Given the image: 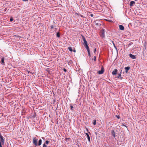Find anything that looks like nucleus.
I'll list each match as a JSON object with an SVG mask.
<instances>
[{"label": "nucleus", "instance_id": "nucleus-36", "mask_svg": "<svg viewBox=\"0 0 147 147\" xmlns=\"http://www.w3.org/2000/svg\"><path fill=\"white\" fill-rule=\"evenodd\" d=\"M135 1H137L138 0H135Z\"/></svg>", "mask_w": 147, "mask_h": 147}, {"label": "nucleus", "instance_id": "nucleus-4", "mask_svg": "<svg viewBox=\"0 0 147 147\" xmlns=\"http://www.w3.org/2000/svg\"><path fill=\"white\" fill-rule=\"evenodd\" d=\"M100 36L102 37H105V30L104 29H102L101 30L100 32Z\"/></svg>", "mask_w": 147, "mask_h": 147}, {"label": "nucleus", "instance_id": "nucleus-9", "mask_svg": "<svg viewBox=\"0 0 147 147\" xmlns=\"http://www.w3.org/2000/svg\"><path fill=\"white\" fill-rule=\"evenodd\" d=\"M119 27V29L121 30H123L124 29V28L123 25H120Z\"/></svg>", "mask_w": 147, "mask_h": 147}, {"label": "nucleus", "instance_id": "nucleus-21", "mask_svg": "<svg viewBox=\"0 0 147 147\" xmlns=\"http://www.w3.org/2000/svg\"><path fill=\"white\" fill-rule=\"evenodd\" d=\"M55 27V26H54L53 25H51L50 26V29H52L53 28H54Z\"/></svg>", "mask_w": 147, "mask_h": 147}, {"label": "nucleus", "instance_id": "nucleus-11", "mask_svg": "<svg viewBox=\"0 0 147 147\" xmlns=\"http://www.w3.org/2000/svg\"><path fill=\"white\" fill-rule=\"evenodd\" d=\"M135 3V2L134 1H132L130 2L129 3V5L130 6H132L133 4Z\"/></svg>", "mask_w": 147, "mask_h": 147}, {"label": "nucleus", "instance_id": "nucleus-31", "mask_svg": "<svg viewBox=\"0 0 147 147\" xmlns=\"http://www.w3.org/2000/svg\"><path fill=\"white\" fill-rule=\"evenodd\" d=\"M90 16L91 17H93V15L92 14H91V13L90 14Z\"/></svg>", "mask_w": 147, "mask_h": 147}, {"label": "nucleus", "instance_id": "nucleus-18", "mask_svg": "<svg viewBox=\"0 0 147 147\" xmlns=\"http://www.w3.org/2000/svg\"><path fill=\"white\" fill-rule=\"evenodd\" d=\"M57 37H58V38L60 36V33L58 32L57 33Z\"/></svg>", "mask_w": 147, "mask_h": 147}, {"label": "nucleus", "instance_id": "nucleus-30", "mask_svg": "<svg viewBox=\"0 0 147 147\" xmlns=\"http://www.w3.org/2000/svg\"><path fill=\"white\" fill-rule=\"evenodd\" d=\"M96 51V48L94 49V53H95Z\"/></svg>", "mask_w": 147, "mask_h": 147}, {"label": "nucleus", "instance_id": "nucleus-34", "mask_svg": "<svg viewBox=\"0 0 147 147\" xmlns=\"http://www.w3.org/2000/svg\"><path fill=\"white\" fill-rule=\"evenodd\" d=\"M73 51L74 52H76V51L75 50H74Z\"/></svg>", "mask_w": 147, "mask_h": 147}, {"label": "nucleus", "instance_id": "nucleus-17", "mask_svg": "<svg viewBox=\"0 0 147 147\" xmlns=\"http://www.w3.org/2000/svg\"><path fill=\"white\" fill-rule=\"evenodd\" d=\"M69 50V51L71 52L72 51V48L71 47H69L67 48Z\"/></svg>", "mask_w": 147, "mask_h": 147}, {"label": "nucleus", "instance_id": "nucleus-33", "mask_svg": "<svg viewBox=\"0 0 147 147\" xmlns=\"http://www.w3.org/2000/svg\"><path fill=\"white\" fill-rule=\"evenodd\" d=\"M106 20L108 21H109V22H112L111 20Z\"/></svg>", "mask_w": 147, "mask_h": 147}, {"label": "nucleus", "instance_id": "nucleus-19", "mask_svg": "<svg viewBox=\"0 0 147 147\" xmlns=\"http://www.w3.org/2000/svg\"><path fill=\"white\" fill-rule=\"evenodd\" d=\"M70 108L71 110H73V106L71 105V104L70 105Z\"/></svg>", "mask_w": 147, "mask_h": 147}, {"label": "nucleus", "instance_id": "nucleus-14", "mask_svg": "<svg viewBox=\"0 0 147 147\" xmlns=\"http://www.w3.org/2000/svg\"><path fill=\"white\" fill-rule=\"evenodd\" d=\"M42 141V140L41 139H40L38 141V145L40 146L41 144Z\"/></svg>", "mask_w": 147, "mask_h": 147}, {"label": "nucleus", "instance_id": "nucleus-1", "mask_svg": "<svg viewBox=\"0 0 147 147\" xmlns=\"http://www.w3.org/2000/svg\"><path fill=\"white\" fill-rule=\"evenodd\" d=\"M82 38H83V41L85 44V48L87 49V51H89L90 50L88 46L87 42L85 38L83 36Z\"/></svg>", "mask_w": 147, "mask_h": 147}, {"label": "nucleus", "instance_id": "nucleus-8", "mask_svg": "<svg viewBox=\"0 0 147 147\" xmlns=\"http://www.w3.org/2000/svg\"><path fill=\"white\" fill-rule=\"evenodd\" d=\"M129 56L132 59H135L136 58V57L135 56L131 54H129Z\"/></svg>", "mask_w": 147, "mask_h": 147}, {"label": "nucleus", "instance_id": "nucleus-10", "mask_svg": "<svg viewBox=\"0 0 147 147\" xmlns=\"http://www.w3.org/2000/svg\"><path fill=\"white\" fill-rule=\"evenodd\" d=\"M130 67H125V72L127 73L128 71L130 69Z\"/></svg>", "mask_w": 147, "mask_h": 147}, {"label": "nucleus", "instance_id": "nucleus-6", "mask_svg": "<svg viewBox=\"0 0 147 147\" xmlns=\"http://www.w3.org/2000/svg\"><path fill=\"white\" fill-rule=\"evenodd\" d=\"M104 70L103 67H102L100 70L98 71V73L99 74H102L104 72Z\"/></svg>", "mask_w": 147, "mask_h": 147}, {"label": "nucleus", "instance_id": "nucleus-35", "mask_svg": "<svg viewBox=\"0 0 147 147\" xmlns=\"http://www.w3.org/2000/svg\"><path fill=\"white\" fill-rule=\"evenodd\" d=\"M0 147H2V145H0Z\"/></svg>", "mask_w": 147, "mask_h": 147}, {"label": "nucleus", "instance_id": "nucleus-29", "mask_svg": "<svg viewBox=\"0 0 147 147\" xmlns=\"http://www.w3.org/2000/svg\"><path fill=\"white\" fill-rule=\"evenodd\" d=\"M63 70L65 72H66L67 71V70H66V69L65 68H64V69H63Z\"/></svg>", "mask_w": 147, "mask_h": 147}, {"label": "nucleus", "instance_id": "nucleus-27", "mask_svg": "<svg viewBox=\"0 0 147 147\" xmlns=\"http://www.w3.org/2000/svg\"><path fill=\"white\" fill-rule=\"evenodd\" d=\"M13 20V19L12 18H11L10 19V20L11 21H12Z\"/></svg>", "mask_w": 147, "mask_h": 147}, {"label": "nucleus", "instance_id": "nucleus-16", "mask_svg": "<svg viewBox=\"0 0 147 147\" xmlns=\"http://www.w3.org/2000/svg\"><path fill=\"white\" fill-rule=\"evenodd\" d=\"M4 59L3 58H2L1 59V61L2 64H3L4 63Z\"/></svg>", "mask_w": 147, "mask_h": 147}, {"label": "nucleus", "instance_id": "nucleus-15", "mask_svg": "<svg viewBox=\"0 0 147 147\" xmlns=\"http://www.w3.org/2000/svg\"><path fill=\"white\" fill-rule=\"evenodd\" d=\"M121 71H122V70H121V71L119 75L117 77V78L121 79Z\"/></svg>", "mask_w": 147, "mask_h": 147}, {"label": "nucleus", "instance_id": "nucleus-12", "mask_svg": "<svg viewBox=\"0 0 147 147\" xmlns=\"http://www.w3.org/2000/svg\"><path fill=\"white\" fill-rule=\"evenodd\" d=\"M86 134L87 136V138L88 139V140L89 142H90V137L89 136V135H88V134L87 133H86Z\"/></svg>", "mask_w": 147, "mask_h": 147}, {"label": "nucleus", "instance_id": "nucleus-24", "mask_svg": "<svg viewBox=\"0 0 147 147\" xmlns=\"http://www.w3.org/2000/svg\"><path fill=\"white\" fill-rule=\"evenodd\" d=\"M49 142V141H48V140H47V141H45V144H48Z\"/></svg>", "mask_w": 147, "mask_h": 147}, {"label": "nucleus", "instance_id": "nucleus-23", "mask_svg": "<svg viewBox=\"0 0 147 147\" xmlns=\"http://www.w3.org/2000/svg\"><path fill=\"white\" fill-rule=\"evenodd\" d=\"M133 44L132 42H131L128 44V47H129L131 45Z\"/></svg>", "mask_w": 147, "mask_h": 147}, {"label": "nucleus", "instance_id": "nucleus-26", "mask_svg": "<svg viewBox=\"0 0 147 147\" xmlns=\"http://www.w3.org/2000/svg\"><path fill=\"white\" fill-rule=\"evenodd\" d=\"M116 117H117V118L118 119H119L120 118V116L119 115H118V116L116 115Z\"/></svg>", "mask_w": 147, "mask_h": 147}, {"label": "nucleus", "instance_id": "nucleus-25", "mask_svg": "<svg viewBox=\"0 0 147 147\" xmlns=\"http://www.w3.org/2000/svg\"><path fill=\"white\" fill-rule=\"evenodd\" d=\"M47 147V146L45 145V144H44L43 145V147Z\"/></svg>", "mask_w": 147, "mask_h": 147}, {"label": "nucleus", "instance_id": "nucleus-3", "mask_svg": "<svg viewBox=\"0 0 147 147\" xmlns=\"http://www.w3.org/2000/svg\"><path fill=\"white\" fill-rule=\"evenodd\" d=\"M95 25L97 26H100L102 23V21L100 20H96L94 22Z\"/></svg>", "mask_w": 147, "mask_h": 147}, {"label": "nucleus", "instance_id": "nucleus-7", "mask_svg": "<svg viewBox=\"0 0 147 147\" xmlns=\"http://www.w3.org/2000/svg\"><path fill=\"white\" fill-rule=\"evenodd\" d=\"M117 72V70L115 69H114V71L112 72V74L113 75H116Z\"/></svg>", "mask_w": 147, "mask_h": 147}, {"label": "nucleus", "instance_id": "nucleus-22", "mask_svg": "<svg viewBox=\"0 0 147 147\" xmlns=\"http://www.w3.org/2000/svg\"><path fill=\"white\" fill-rule=\"evenodd\" d=\"M88 54L89 56V57H90V50L89 51H88Z\"/></svg>", "mask_w": 147, "mask_h": 147}, {"label": "nucleus", "instance_id": "nucleus-5", "mask_svg": "<svg viewBox=\"0 0 147 147\" xmlns=\"http://www.w3.org/2000/svg\"><path fill=\"white\" fill-rule=\"evenodd\" d=\"M33 144L36 146L38 145L37 140L36 138H33Z\"/></svg>", "mask_w": 147, "mask_h": 147}, {"label": "nucleus", "instance_id": "nucleus-32", "mask_svg": "<svg viewBox=\"0 0 147 147\" xmlns=\"http://www.w3.org/2000/svg\"><path fill=\"white\" fill-rule=\"evenodd\" d=\"M23 1H28V0H22Z\"/></svg>", "mask_w": 147, "mask_h": 147}, {"label": "nucleus", "instance_id": "nucleus-28", "mask_svg": "<svg viewBox=\"0 0 147 147\" xmlns=\"http://www.w3.org/2000/svg\"><path fill=\"white\" fill-rule=\"evenodd\" d=\"M96 56H94V60L95 61H96Z\"/></svg>", "mask_w": 147, "mask_h": 147}, {"label": "nucleus", "instance_id": "nucleus-20", "mask_svg": "<svg viewBox=\"0 0 147 147\" xmlns=\"http://www.w3.org/2000/svg\"><path fill=\"white\" fill-rule=\"evenodd\" d=\"M96 120H94L93 121V124L94 125H95L96 124Z\"/></svg>", "mask_w": 147, "mask_h": 147}, {"label": "nucleus", "instance_id": "nucleus-13", "mask_svg": "<svg viewBox=\"0 0 147 147\" xmlns=\"http://www.w3.org/2000/svg\"><path fill=\"white\" fill-rule=\"evenodd\" d=\"M111 133L112 134V136L115 138V131L114 130H112L111 131Z\"/></svg>", "mask_w": 147, "mask_h": 147}, {"label": "nucleus", "instance_id": "nucleus-2", "mask_svg": "<svg viewBox=\"0 0 147 147\" xmlns=\"http://www.w3.org/2000/svg\"><path fill=\"white\" fill-rule=\"evenodd\" d=\"M4 143V140L3 136L0 135V145H3Z\"/></svg>", "mask_w": 147, "mask_h": 147}]
</instances>
